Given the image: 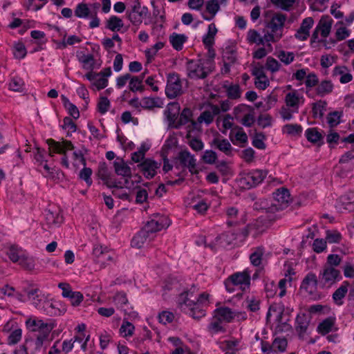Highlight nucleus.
<instances>
[{
  "mask_svg": "<svg viewBox=\"0 0 354 354\" xmlns=\"http://www.w3.org/2000/svg\"><path fill=\"white\" fill-rule=\"evenodd\" d=\"M45 218L49 227L61 224L64 218L59 208H48L45 211Z\"/></svg>",
  "mask_w": 354,
  "mask_h": 354,
  "instance_id": "15",
  "label": "nucleus"
},
{
  "mask_svg": "<svg viewBox=\"0 0 354 354\" xmlns=\"http://www.w3.org/2000/svg\"><path fill=\"white\" fill-rule=\"evenodd\" d=\"M326 106V102L325 101L319 100L317 102L313 104L312 107V113L313 118H317L319 116L322 118L324 115V110Z\"/></svg>",
  "mask_w": 354,
  "mask_h": 354,
  "instance_id": "45",
  "label": "nucleus"
},
{
  "mask_svg": "<svg viewBox=\"0 0 354 354\" xmlns=\"http://www.w3.org/2000/svg\"><path fill=\"white\" fill-rule=\"evenodd\" d=\"M124 26L122 20L117 16L113 15L106 21V28L111 31H119Z\"/></svg>",
  "mask_w": 354,
  "mask_h": 354,
  "instance_id": "35",
  "label": "nucleus"
},
{
  "mask_svg": "<svg viewBox=\"0 0 354 354\" xmlns=\"http://www.w3.org/2000/svg\"><path fill=\"white\" fill-rule=\"evenodd\" d=\"M24 81L17 77H15L12 78L10 84H9V88L11 91H15V92H22L24 89Z\"/></svg>",
  "mask_w": 354,
  "mask_h": 354,
  "instance_id": "49",
  "label": "nucleus"
},
{
  "mask_svg": "<svg viewBox=\"0 0 354 354\" xmlns=\"http://www.w3.org/2000/svg\"><path fill=\"white\" fill-rule=\"evenodd\" d=\"M165 46V44L162 41H158L151 48H148L145 50V56L147 59L148 62H150L154 56L156 55L157 52L162 49Z\"/></svg>",
  "mask_w": 354,
  "mask_h": 354,
  "instance_id": "48",
  "label": "nucleus"
},
{
  "mask_svg": "<svg viewBox=\"0 0 354 354\" xmlns=\"http://www.w3.org/2000/svg\"><path fill=\"white\" fill-rule=\"evenodd\" d=\"M281 64L279 62L272 57H268L266 60V68L267 70L272 73L278 71L280 68Z\"/></svg>",
  "mask_w": 354,
  "mask_h": 354,
  "instance_id": "58",
  "label": "nucleus"
},
{
  "mask_svg": "<svg viewBox=\"0 0 354 354\" xmlns=\"http://www.w3.org/2000/svg\"><path fill=\"white\" fill-rule=\"evenodd\" d=\"M192 297L189 296L187 292H183L178 295L177 297L178 307L183 312L187 313L188 310L194 305L195 300L191 299Z\"/></svg>",
  "mask_w": 354,
  "mask_h": 354,
  "instance_id": "27",
  "label": "nucleus"
},
{
  "mask_svg": "<svg viewBox=\"0 0 354 354\" xmlns=\"http://www.w3.org/2000/svg\"><path fill=\"white\" fill-rule=\"evenodd\" d=\"M288 342L286 338L276 337L272 342V346L274 351L277 350L282 353L284 352L287 348Z\"/></svg>",
  "mask_w": 354,
  "mask_h": 354,
  "instance_id": "50",
  "label": "nucleus"
},
{
  "mask_svg": "<svg viewBox=\"0 0 354 354\" xmlns=\"http://www.w3.org/2000/svg\"><path fill=\"white\" fill-rule=\"evenodd\" d=\"M226 214L228 217L227 221V225L228 227H235L240 225L245 224L246 221L245 214H242L239 220H234L237 218L239 215V210L234 207H230L226 209Z\"/></svg>",
  "mask_w": 354,
  "mask_h": 354,
  "instance_id": "19",
  "label": "nucleus"
},
{
  "mask_svg": "<svg viewBox=\"0 0 354 354\" xmlns=\"http://www.w3.org/2000/svg\"><path fill=\"white\" fill-rule=\"evenodd\" d=\"M274 203L277 207V211L282 210L288 206L290 201V194L289 190L286 187H280L272 193Z\"/></svg>",
  "mask_w": 354,
  "mask_h": 354,
  "instance_id": "10",
  "label": "nucleus"
},
{
  "mask_svg": "<svg viewBox=\"0 0 354 354\" xmlns=\"http://www.w3.org/2000/svg\"><path fill=\"white\" fill-rule=\"evenodd\" d=\"M342 258L338 254H331L327 257L326 263L324 265L326 267L335 268L340 264Z\"/></svg>",
  "mask_w": 354,
  "mask_h": 354,
  "instance_id": "61",
  "label": "nucleus"
},
{
  "mask_svg": "<svg viewBox=\"0 0 354 354\" xmlns=\"http://www.w3.org/2000/svg\"><path fill=\"white\" fill-rule=\"evenodd\" d=\"M22 330L17 328L14 330L8 337V344L9 345H15L17 344L21 339Z\"/></svg>",
  "mask_w": 354,
  "mask_h": 354,
  "instance_id": "55",
  "label": "nucleus"
},
{
  "mask_svg": "<svg viewBox=\"0 0 354 354\" xmlns=\"http://www.w3.org/2000/svg\"><path fill=\"white\" fill-rule=\"evenodd\" d=\"M49 146V156H53V153H59L62 155L61 158V165L66 167H69V162L67 156V151L74 149V145L71 141L62 138V142L55 141L50 138L46 140Z\"/></svg>",
  "mask_w": 354,
  "mask_h": 354,
  "instance_id": "1",
  "label": "nucleus"
},
{
  "mask_svg": "<svg viewBox=\"0 0 354 354\" xmlns=\"http://www.w3.org/2000/svg\"><path fill=\"white\" fill-rule=\"evenodd\" d=\"M142 107L145 109H151L154 107H162V102L160 98L144 97L141 102Z\"/></svg>",
  "mask_w": 354,
  "mask_h": 354,
  "instance_id": "38",
  "label": "nucleus"
},
{
  "mask_svg": "<svg viewBox=\"0 0 354 354\" xmlns=\"http://www.w3.org/2000/svg\"><path fill=\"white\" fill-rule=\"evenodd\" d=\"M266 136L263 133H256L254 138L252 140V145L259 149H265L266 145L264 142Z\"/></svg>",
  "mask_w": 354,
  "mask_h": 354,
  "instance_id": "52",
  "label": "nucleus"
},
{
  "mask_svg": "<svg viewBox=\"0 0 354 354\" xmlns=\"http://www.w3.org/2000/svg\"><path fill=\"white\" fill-rule=\"evenodd\" d=\"M267 175V170H252L242 177L240 179V183L245 189H250L261 183Z\"/></svg>",
  "mask_w": 354,
  "mask_h": 354,
  "instance_id": "3",
  "label": "nucleus"
},
{
  "mask_svg": "<svg viewBox=\"0 0 354 354\" xmlns=\"http://www.w3.org/2000/svg\"><path fill=\"white\" fill-rule=\"evenodd\" d=\"M73 306H78L82 303L84 299L83 295L78 291H71V294L66 297Z\"/></svg>",
  "mask_w": 354,
  "mask_h": 354,
  "instance_id": "51",
  "label": "nucleus"
},
{
  "mask_svg": "<svg viewBox=\"0 0 354 354\" xmlns=\"http://www.w3.org/2000/svg\"><path fill=\"white\" fill-rule=\"evenodd\" d=\"M335 317H328L320 322L318 326L317 330L322 335H326L333 330H337L335 325Z\"/></svg>",
  "mask_w": 354,
  "mask_h": 354,
  "instance_id": "26",
  "label": "nucleus"
},
{
  "mask_svg": "<svg viewBox=\"0 0 354 354\" xmlns=\"http://www.w3.org/2000/svg\"><path fill=\"white\" fill-rule=\"evenodd\" d=\"M192 117L193 111H192V109L188 107L184 108L183 111L180 112L176 129H180L181 127L189 123V121H191Z\"/></svg>",
  "mask_w": 354,
  "mask_h": 354,
  "instance_id": "31",
  "label": "nucleus"
},
{
  "mask_svg": "<svg viewBox=\"0 0 354 354\" xmlns=\"http://www.w3.org/2000/svg\"><path fill=\"white\" fill-rule=\"evenodd\" d=\"M92 169L89 167H84L79 174V177L84 180L88 186H91L93 181L91 179Z\"/></svg>",
  "mask_w": 354,
  "mask_h": 354,
  "instance_id": "59",
  "label": "nucleus"
},
{
  "mask_svg": "<svg viewBox=\"0 0 354 354\" xmlns=\"http://www.w3.org/2000/svg\"><path fill=\"white\" fill-rule=\"evenodd\" d=\"M278 58L286 65H288L294 61L295 55L292 52L281 50L278 54Z\"/></svg>",
  "mask_w": 354,
  "mask_h": 354,
  "instance_id": "56",
  "label": "nucleus"
},
{
  "mask_svg": "<svg viewBox=\"0 0 354 354\" xmlns=\"http://www.w3.org/2000/svg\"><path fill=\"white\" fill-rule=\"evenodd\" d=\"M180 111V104L177 102H169L164 111V115L168 123V128L175 129L178 120Z\"/></svg>",
  "mask_w": 354,
  "mask_h": 354,
  "instance_id": "7",
  "label": "nucleus"
},
{
  "mask_svg": "<svg viewBox=\"0 0 354 354\" xmlns=\"http://www.w3.org/2000/svg\"><path fill=\"white\" fill-rule=\"evenodd\" d=\"M26 325L31 328L34 332H40V334L49 335L55 327L53 323H44L41 319H28L26 321Z\"/></svg>",
  "mask_w": 354,
  "mask_h": 354,
  "instance_id": "11",
  "label": "nucleus"
},
{
  "mask_svg": "<svg viewBox=\"0 0 354 354\" xmlns=\"http://www.w3.org/2000/svg\"><path fill=\"white\" fill-rule=\"evenodd\" d=\"M247 40L250 44H256L257 45H263V39L260 34L254 29H250L248 32Z\"/></svg>",
  "mask_w": 354,
  "mask_h": 354,
  "instance_id": "43",
  "label": "nucleus"
},
{
  "mask_svg": "<svg viewBox=\"0 0 354 354\" xmlns=\"http://www.w3.org/2000/svg\"><path fill=\"white\" fill-rule=\"evenodd\" d=\"M235 317L236 312L227 306L218 307L214 310L213 318H218L227 323H231Z\"/></svg>",
  "mask_w": 354,
  "mask_h": 354,
  "instance_id": "16",
  "label": "nucleus"
},
{
  "mask_svg": "<svg viewBox=\"0 0 354 354\" xmlns=\"http://www.w3.org/2000/svg\"><path fill=\"white\" fill-rule=\"evenodd\" d=\"M154 237L151 236L147 231L142 228L132 239L131 246L141 248L147 241H150Z\"/></svg>",
  "mask_w": 354,
  "mask_h": 354,
  "instance_id": "24",
  "label": "nucleus"
},
{
  "mask_svg": "<svg viewBox=\"0 0 354 354\" xmlns=\"http://www.w3.org/2000/svg\"><path fill=\"white\" fill-rule=\"evenodd\" d=\"M169 39L173 48L177 51H180L183 49V44L187 41V37L184 34L173 32L170 35Z\"/></svg>",
  "mask_w": 354,
  "mask_h": 354,
  "instance_id": "29",
  "label": "nucleus"
},
{
  "mask_svg": "<svg viewBox=\"0 0 354 354\" xmlns=\"http://www.w3.org/2000/svg\"><path fill=\"white\" fill-rule=\"evenodd\" d=\"M333 23V19L328 15H323L321 17L316 28L320 32L322 37L326 38L329 35Z\"/></svg>",
  "mask_w": 354,
  "mask_h": 354,
  "instance_id": "22",
  "label": "nucleus"
},
{
  "mask_svg": "<svg viewBox=\"0 0 354 354\" xmlns=\"http://www.w3.org/2000/svg\"><path fill=\"white\" fill-rule=\"evenodd\" d=\"M228 277L236 286H240L243 290L250 285V276L246 271L234 273Z\"/></svg>",
  "mask_w": 354,
  "mask_h": 354,
  "instance_id": "20",
  "label": "nucleus"
},
{
  "mask_svg": "<svg viewBox=\"0 0 354 354\" xmlns=\"http://www.w3.org/2000/svg\"><path fill=\"white\" fill-rule=\"evenodd\" d=\"M27 51L25 45L22 42H18L14 46V57L17 59H23L26 55Z\"/></svg>",
  "mask_w": 354,
  "mask_h": 354,
  "instance_id": "53",
  "label": "nucleus"
},
{
  "mask_svg": "<svg viewBox=\"0 0 354 354\" xmlns=\"http://www.w3.org/2000/svg\"><path fill=\"white\" fill-rule=\"evenodd\" d=\"M237 233L234 232H225L218 236L215 240L217 244L223 248L234 247L237 239Z\"/></svg>",
  "mask_w": 354,
  "mask_h": 354,
  "instance_id": "18",
  "label": "nucleus"
},
{
  "mask_svg": "<svg viewBox=\"0 0 354 354\" xmlns=\"http://www.w3.org/2000/svg\"><path fill=\"white\" fill-rule=\"evenodd\" d=\"M206 10L211 14L210 17L205 15L203 16V18L206 21H211L218 11L220 10V5L218 0H208L206 3Z\"/></svg>",
  "mask_w": 354,
  "mask_h": 354,
  "instance_id": "34",
  "label": "nucleus"
},
{
  "mask_svg": "<svg viewBox=\"0 0 354 354\" xmlns=\"http://www.w3.org/2000/svg\"><path fill=\"white\" fill-rule=\"evenodd\" d=\"M349 286V282L345 281L342 284L333 292V299L335 304L342 306L344 304L343 299L346 296L348 292V288Z\"/></svg>",
  "mask_w": 354,
  "mask_h": 354,
  "instance_id": "28",
  "label": "nucleus"
},
{
  "mask_svg": "<svg viewBox=\"0 0 354 354\" xmlns=\"http://www.w3.org/2000/svg\"><path fill=\"white\" fill-rule=\"evenodd\" d=\"M223 87L225 89L229 99L236 100L241 97V91L239 84L227 85L225 84Z\"/></svg>",
  "mask_w": 354,
  "mask_h": 354,
  "instance_id": "36",
  "label": "nucleus"
},
{
  "mask_svg": "<svg viewBox=\"0 0 354 354\" xmlns=\"http://www.w3.org/2000/svg\"><path fill=\"white\" fill-rule=\"evenodd\" d=\"M194 306H192L188 310V313L194 319H200L205 315V310L203 309V306L194 301Z\"/></svg>",
  "mask_w": 354,
  "mask_h": 354,
  "instance_id": "37",
  "label": "nucleus"
},
{
  "mask_svg": "<svg viewBox=\"0 0 354 354\" xmlns=\"http://www.w3.org/2000/svg\"><path fill=\"white\" fill-rule=\"evenodd\" d=\"M264 254V249L262 247H258L250 256L251 263L254 266H259L261 263L262 257Z\"/></svg>",
  "mask_w": 354,
  "mask_h": 354,
  "instance_id": "42",
  "label": "nucleus"
},
{
  "mask_svg": "<svg viewBox=\"0 0 354 354\" xmlns=\"http://www.w3.org/2000/svg\"><path fill=\"white\" fill-rule=\"evenodd\" d=\"M171 222L169 219L165 216L156 215L153 218L147 221L142 227L151 236L155 237V234L165 227H168Z\"/></svg>",
  "mask_w": 354,
  "mask_h": 354,
  "instance_id": "5",
  "label": "nucleus"
},
{
  "mask_svg": "<svg viewBox=\"0 0 354 354\" xmlns=\"http://www.w3.org/2000/svg\"><path fill=\"white\" fill-rule=\"evenodd\" d=\"M319 283V278L315 273L310 272L303 279L300 290L307 292L312 298L317 299L318 295L317 289Z\"/></svg>",
  "mask_w": 354,
  "mask_h": 354,
  "instance_id": "6",
  "label": "nucleus"
},
{
  "mask_svg": "<svg viewBox=\"0 0 354 354\" xmlns=\"http://www.w3.org/2000/svg\"><path fill=\"white\" fill-rule=\"evenodd\" d=\"M91 9L85 3H78L75 9V15L79 18H87L91 16Z\"/></svg>",
  "mask_w": 354,
  "mask_h": 354,
  "instance_id": "40",
  "label": "nucleus"
},
{
  "mask_svg": "<svg viewBox=\"0 0 354 354\" xmlns=\"http://www.w3.org/2000/svg\"><path fill=\"white\" fill-rule=\"evenodd\" d=\"M285 102L286 106L290 107L298 106L299 99L296 91L288 93L286 95Z\"/></svg>",
  "mask_w": 354,
  "mask_h": 354,
  "instance_id": "54",
  "label": "nucleus"
},
{
  "mask_svg": "<svg viewBox=\"0 0 354 354\" xmlns=\"http://www.w3.org/2000/svg\"><path fill=\"white\" fill-rule=\"evenodd\" d=\"M307 140L312 143H317L323 139V136L316 128H309L306 131Z\"/></svg>",
  "mask_w": 354,
  "mask_h": 354,
  "instance_id": "41",
  "label": "nucleus"
},
{
  "mask_svg": "<svg viewBox=\"0 0 354 354\" xmlns=\"http://www.w3.org/2000/svg\"><path fill=\"white\" fill-rule=\"evenodd\" d=\"M318 278L322 288H329L340 281L342 277L340 271L335 268L323 266Z\"/></svg>",
  "mask_w": 354,
  "mask_h": 354,
  "instance_id": "2",
  "label": "nucleus"
},
{
  "mask_svg": "<svg viewBox=\"0 0 354 354\" xmlns=\"http://www.w3.org/2000/svg\"><path fill=\"white\" fill-rule=\"evenodd\" d=\"M217 28L214 24H211L208 26V32L203 37V43L205 46H213L214 44V37L217 33Z\"/></svg>",
  "mask_w": 354,
  "mask_h": 354,
  "instance_id": "33",
  "label": "nucleus"
},
{
  "mask_svg": "<svg viewBox=\"0 0 354 354\" xmlns=\"http://www.w3.org/2000/svg\"><path fill=\"white\" fill-rule=\"evenodd\" d=\"M97 176L104 181V183L109 188L112 187H120L121 186H119L116 181L111 180L110 178V173L108 169L107 165L105 162H100L98 165V169L97 173Z\"/></svg>",
  "mask_w": 354,
  "mask_h": 354,
  "instance_id": "12",
  "label": "nucleus"
},
{
  "mask_svg": "<svg viewBox=\"0 0 354 354\" xmlns=\"http://www.w3.org/2000/svg\"><path fill=\"white\" fill-rule=\"evenodd\" d=\"M342 239V234L337 230H327L326 232V241L329 243H339Z\"/></svg>",
  "mask_w": 354,
  "mask_h": 354,
  "instance_id": "47",
  "label": "nucleus"
},
{
  "mask_svg": "<svg viewBox=\"0 0 354 354\" xmlns=\"http://www.w3.org/2000/svg\"><path fill=\"white\" fill-rule=\"evenodd\" d=\"M214 321H212L208 326L207 330L209 332L212 333H225L226 329L225 327L221 326V321L218 318H213Z\"/></svg>",
  "mask_w": 354,
  "mask_h": 354,
  "instance_id": "44",
  "label": "nucleus"
},
{
  "mask_svg": "<svg viewBox=\"0 0 354 354\" xmlns=\"http://www.w3.org/2000/svg\"><path fill=\"white\" fill-rule=\"evenodd\" d=\"M247 308L251 312H257L259 310L260 301L254 297H248L245 299Z\"/></svg>",
  "mask_w": 354,
  "mask_h": 354,
  "instance_id": "62",
  "label": "nucleus"
},
{
  "mask_svg": "<svg viewBox=\"0 0 354 354\" xmlns=\"http://www.w3.org/2000/svg\"><path fill=\"white\" fill-rule=\"evenodd\" d=\"M333 87V84L330 80H323L319 84L318 83L315 89L316 94L318 96L324 97L332 93Z\"/></svg>",
  "mask_w": 354,
  "mask_h": 354,
  "instance_id": "30",
  "label": "nucleus"
},
{
  "mask_svg": "<svg viewBox=\"0 0 354 354\" xmlns=\"http://www.w3.org/2000/svg\"><path fill=\"white\" fill-rule=\"evenodd\" d=\"M204 162L209 165L216 164L217 160V154L212 150H206L202 157Z\"/></svg>",
  "mask_w": 354,
  "mask_h": 354,
  "instance_id": "57",
  "label": "nucleus"
},
{
  "mask_svg": "<svg viewBox=\"0 0 354 354\" xmlns=\"http://www.w3.org/2000/svg\"><path fill=\"white\" fill-rule=\"evenodd\" d=\"M113 167L117 175L127 178L131 177V167L122 158L118 157L113 162Z\"/></svg>",
  "mask_w": 354,
  "mask_h": 354,
  "instance_id": "23",
  "label": "nucleus"
},
{
  "mask_svg": "<svg viewBox=\"0 0 354 354\" xmlns=\"http://www.w3.org/2000/svg\"><path fill=\"white\" fill-rule=\"evenodd\" d=\"M183 93L182 84L179 75L176 73L167 75L165 94L169 99H174Z\"/></svg>",
  "mask_w": 354,
  "mask_h": 354,
  "instance_id": "4",
  "label": "nucleus"
},
{
  "mask_svg": "<svg viewBox=\"0 0 354 354\" xmlns=\"http://www.w3.org/2000/svg\"><path fill=\"white\" fill-rule=\"evenodd\" d=\"M343 115L342 111H335L330 112L328 117L327 120L330 127H335L340 123V118Z\"/></svg>",
  "mask_w": 354,
  "mask_h": 354,
  "instance_id": "46",
  "label": "nucleus"
},
{
  "mask_svg": "<svg viewBox=\"0 0 354 354\" xmlns=\"http://www.w3.org/2000/svg\"><path fill=\"white\" fill-rule=\"evenodd\" d=\"M272 118L269 114H261L257 118V124L262 128L270 127L272 125Z\"/></svg>",
  "mask_w": 354,
  "mask_h": 354,
  "instance_id": "63",
  "label": "nucleus"
},
{
  "mask_svg": "<svg viewBox=\"0 0 354 354\" xmlns=\"http://www.w3.org/2000/svg\"><path fill=\"white\" fill-rule=\"evenodd\" d=\"M178 160L179 163L176 162L175 164V167L176 169H179L180 167H183L184 168H188L189 171L192 174L196 173V171H194L196 166V159L188 150L185 149L180 151L178 153Z\"/></svg>",
  "mask_w": 354,
  "mask_h": 354,
  "instance_id": "8",
  "label": "nucleus"
},
{
  "mask_svg": "<svg viewBox=\"0 0 354 354\" xmlns=\"http://www.w3.org/2000/svg\"><path fill=\"white\" fill-rule=\"evenodd\" d=\"M161 164L151 158H146L137 165L144 176L147 179L153 178L157 174L156 170L160 168Z\"/></svg>",
  "mask_w": 354,
  "mask_h": 354,
  "instance_id": "9",
  "label": "nucleus"
},
{
  "mask_svg": "<svg viewBox=\"0 0 354 354\" xmlns=\"http://www.w3.org/2000/svg\"><path fill=\"white\" fill-rule=\"evenodd\" d=\"M140 9V3L139 0H135L134 4L131 6V10H128L126 12L128 19L134 26H139L142 22V18L138 15V10Z\"/></svg>",
  "mask_w": 354,
  "mask_h": 354,
  "instance_id": "25",
  "label": "nucleus"
},
{
  "mask_svg": "<svg viewBox=\"0 0 354 354\" xmlns=\"http://www.w3.org/2000/svg\"><path fill=\"white\" fill-rule=\"evenodd\" d=\"M310 324V319L306 313L299 314L295 319V330L299 339H303Z\"/></svg>",
  "mask_w": 354,
  "mask_h": 354,
  "instance_id": "13",
  "label": "nucleus"
},
{
  "mask_svg": "<svg viewBox=\"0 0 354 354\" xmlns=\"http://www.w3.org/2000/svg\"><path fill=\"white\" fill-rule=\"evenodd\" d=\"M110 107V101L106 97H100L97 103V111L101 114H104Z\"/></svg>",
  "mask_w": 354,
  "mask_h": 354,
  "instance_id": "60",
  "label": "nucleus"
},
{
  "mask_svg": "<svg viewBox=\"0 0 354 354\" xmlns=\"http://www.w3.org/2000/svg\"><path fill=\"white\" fill-rule=\"evenodd\" d=\"M209 145L212 147H214L215 149H218L219 151L224 153L226 156H232V150L233 148L228 141V140L225 138H222L221 137H215Z\"/></svg>",
  "mask_w": 354,
  "mask_h": 354,
  "instance_id": "14",
  "label": "nucleus"
},
{
  "mask_svg": "<svg viewBox=\"0 0 354 354\" xmlns=\"http://www.w3.org/2000/svg\"><path fill=\"white\" fill-rule=\"evenodd\" d=\"M61 99L63 105L66 109H67L68 114L73 117L75 120H77L80 117V111L77 107L73 103H71L68 98L64 95H61Z\"/></svg>",
  "mask_w": 354,
  "mask_h": 354,
  "instance_id": "32",
  "label": "nucleus"
},
{
  "mask_svg": "<svg viewBox=\"0 0 354 354\" xmlns=\"http://www.w3.org/2000/svg\"><path fill=\"white\" fill-rule=\"evenodd\" d=\"M353 197L348 196H343L340 198V202L343 206V208L348 212L354 211V200L351 201Z\"/></svg>",
  "mask_w": 354,
  "mask_h": 354,
  "instance_id": "64",
  "label": "nucleus"
},
{
  "mask_svg": "<svg viewBox=\"0 0 354 354\" xmlns=\"http://www.w3.org/2000/svg\"><path fill=\"white\" fill-rule=\"evenodd\" d=\"M286 21V15L280 12L274 13L266 26L270 28L272 32H277L283 28Z\"/></svg>",
  "mask_w": 354,
  "mask_h": 354,
  "instance_id": "21",
  "label": "nucleus"
},
{
  "mask_svg": "<svg viewBox=\"0 0 354 354\" xmlns=\"http://www.w3.org/2000/svg\"><path fill=\"white\" fill-rule=\"evenodd\" d=\"M223 62L234 64L236 61V52L233 46L225 47L223 52Z\"/></svg>",
  "mask_w": 354,
  "mask_h": 354,
  "instance_id": "39",
  "label": "nucleus"
},
{
  "mask_svg": "<svg viewBox=\"0 0 354 354\" xmlns=\"http://www.w3.org/2000/svg\"><path fill=\"white\" fill-rule=\"evenodd\" d=\"M201 68V60L199 63H195L192 60L187 62L188 77L191 79H205L207 77V73Z\"/></svg>",
  "mask_w": 354,
  "mask_h": 354,
  "instance_id": "17",
  "label": "nucleus"
}]
</instances>
